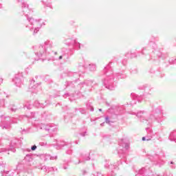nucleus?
Returning <instances> with one entry per match:
<instances>
[{
    "mask_svg": "<svg viewBox=\"0 0 176 176\" xmlns=\"http://www.w3.org/2000/svg\"><path fill=\"white\" fill-rule=\"evenodd\" d=\"M105 120H106V123H108V124L111 123V121H109V118L108 117L105 118Z\"/></svg>",
    "mask_w": 176,
    "mask_h": 176,
    "instance_id": "nucleus-1",
    "label": "nucleus"
},
{
    "mask_svg": "<svg viewBox=\"0 0 176 176\" xmlns=\"http://www.w3.org/2000/svg\"><path fill=\"white\" fill-rule=\"evenodd\" d=\"M36 149V146L34 145L32 147V151H35Z\"/></svg>",
    "mask_w": 176,
    "mask_h": 176,
    "instance_id": "nucleus-2",
    "label": "nucleus"
},
{
    "mask_svg": "<svg viewBox=\"0 0 176 176\" xmlns=\"http://www.w3.org/2000/svg\"><path fill=\"white\" fill-rule=\"evenodd\" d=\"M142 141H145V137L142 138Z\"/></svg>",
    "mask_w": 176,
    "mask_h": 176,
    "instance_id": "nucleus-3",
    "label": "nucleus"
},
{
    "mask_svg": "<svg viewBox=\"0 0 176 176\" xmlns=\"http://www.w3.org/2000/svg\"><path fill=\"white\" fill-rule=\"evenodd\" d=\"M61 58H63V56H59V59L61 60Z\"/></svg>",
    "mask_w": 176,
    "mask_h": 176,
    "instance_id": "nucleus-4",
    "label": "nucleus"
}]
</instances>
